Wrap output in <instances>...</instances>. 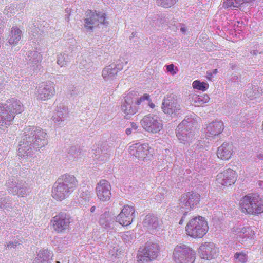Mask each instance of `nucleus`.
Segmentation results:
<instances>
[{"label":"nucleus","mask_w":263,"mask_h":263,"mask_svg":"<svg viewBox=\"0 0 263 263\" xmlns=\"http://www.w3.org/2000/svg\"><path fill=\"white\" fill-rule=\"evenodd\" d=\"M121 212H124V214L126 216H130V218L133 220L135 217V209L133 206L125 205Z\"/></svg>","instance_id":"obj_43"},{"label":"nucleus","mask_w":263,"mask_h":263,"mask_svg":"<svg viewBox=\"0 0 263 263\" xmlns=\"http://www.w3.org/2000/svg\"><path fill=\"white\" fill-rule=\"evenodd\" d=\"M62 58L63 55L62 54H60L58 56V58L57 60V64L58 65H62V66H63L64 64V63L63 62Z\"/></svg>","instance_id":"obj_50"},{"label":"nucleus","mask_w":263,"mask_h":263,"mask_svg":"<svg viewBox=\"0 0 263 263\" xmlns=\"http://www.w3.org/2000/svg\"><path fill=\"white\" fill-rule=\"evenodd\" d=\"M3 64H4V65H7V64H9V65H10V64H11V63H8V62H7V61H6V62L4 61V62H3Z\"/></svg>","instance_id":"obj_60"},{"label":"nucleus","mask_w":263,"mask_h":263,"mask_svg":"<svg viewBox=\"0 0 263 263\" xmlns=\"http://www.w3.org/2000/svg\"><path fill=\"white\" fill-rule=\"evenodd\" d=\"M74 89L72 90V92H71V95L72 96H76L80 95V93L78 91V88L77 87H74Z\"/></svg>","instance_id":"obj_51"},{"label":"nucleus","mask_w":263,"mask_h":263,"mask_svg":"<svg viewBox=\"0 0 263 263\" xmlns=\"http://www.w3.org/2000/svg\"><path fill=\"white\" fill-rule=\"evenodd\" d=\"M70 216L65 213H60L53 217V227L54 230L58 233L64 232L68 230L71 222Z\"/></svg>","instance_id":"obj_16"},{"label":"nucleus","mask_w":263,"mask_h":263,"mask_svg":"<svg viewBox=\"0 0 263 263\" xmlns=\"http://www.w3.org/2000/svg\"><path fill=\"white\" fill-rule=\"evenodd\" d=\"M193 87L194 89H198L203 91H205L209 87V84L204 82H201L199 80H195L193 83Z\"/></svg>","instance_id":"obj_39"},{"label":"nucleus","mask_w":263,"mask_h":263,"mask_svg":"<svg viewBox=\"0 0 263 263\" xmlns=\"http://www.w3.org/2000/svg\"><path fill=\"white\" fill-rule=\"evenodd\" d=\"M106 14L101 12L88 10L85 13L84 19V26L87 31H92L93 28L98 26L100 24H106Z\"/></svg>","instance_id":"obj_10"},{"label":"nucleus","mask_w":263,"mask_h":263,"mask_svg":"<svg viewBox=\"0 0 263 263\" xmlns=\"http://www.w3.org/2000/svg\"><path fill=\"white\" fill-rule=\"evenodd\" d=\"M142 127L147 132L157 133L163 127L162 121L156 115L149 114L145 116L140 121Z\"/></svg>","instance_id":"obj_14"},{"label":"nucleus","mask_w":263,"mask_h":263,"mask_svg":"<svg viewBox=\"0 0 263 263\" xmlns=\"http://www.w3.org/2000/svg\"><path fill=\"white\" fill-rule=\"evenodd\" d=\"M17 11L16 8L14 4H10V5L7 6L3 13L5 15H7L8 17H10L14 15Z\"/></svg>","instance_id":"obj_40"},{"label":"nucleus","mask_w":263,"mask_h":263,"mask_svg":"<svg viewBox=\"0 0 263 263\" xmlns=\"http://www.w3.org/2000/svg\"><path fill=\"white\" fill-rule=\"evenodd\" d=\"M136 98H135V92L134 91L129 92L125 97L124 102L121 105V108L122 111L125 115L126 119H129L130 116L134 115L138 111V107L134 103Z\"/></svg>","instance_id":"obj_15"},{"label":"nucleus","mask_w":263,"mask_h":263,"mask_svg":"<svg viewBox=\"0 0 263 263\" xmlns=\"http://www.w3.org/2000/svg\"><path fill=\"white\" fill-rule=\"evenodd\" d=\"M223 129V122L220 121H215L209 124L205 133L206 136L212 137L220 134Z\"/></svg>","instance_id":"obj_23"},{"label":"nucleus","mask_w":263,"mask_h":263,"mask_svg":"<svg viewBox=\"0 0 263 263\" xmlns=\"http://www.w3.org/2000/svg\"><path fill=\"white\" fill-rule=\"evenodd\" d=\"M30 39L33 42H41L45 36L44 33L35 26L31 30H29Z\"/></svg>","instance_id":"obj_30"},{"label":"nucleus","mask_w":263,"mask_h":263,"mask_svg":"<svg viewBox=\"0 0 263 263\" xmlns=\"http://www.w3.org/2000/svg\"><path fill=\"white\" fill-rule=\"evenodd\" d=\"M55 93L54 84L52 82H42L37 88V99L41 100L50 99Z\"/></svg>","instance_id":"obj_17"},{"label":"nucleus","mask_w":263,"mask_h":263,"mask_svg":"<svg viewBox=\"0 0 263 263\" xmlns=\"http://www.w3.org/2000/svg\"><path fill=\"white\" fill-rule=\"evenodd\" d=\"M96 210V207L95 206H92L91 208H90V212L91 213H93L94 212V211H95Z\"/></svg>","instance_id":"obj_57"},{"label":"nucleus","mask_w":263,"mask_h":263,"mask_svg":"<svg viewBox=\"0 0 263 263\" xmlns=\"http://www.w3.org/2000/svg\"><path fill=\"white\" fill-rule=\"evenodd\" d=\"M136 34H137V32H132V34H131V36L130 37V38H132V37H135L136 35Z\"/></svg>","instance_id":"obj_58"},{"label":"nucleus","mask_w":263,"mask_h":263,"mask_svg":"<svg viewBox=\"0 0 263 263\" xmlns=\"http://www.w3.org/2000/svg\"><path fill=\"white\" fill-rule=\"evenodd\" d=\"M237 175L234 171L227 169L223 172L219 173L216 176L218 184L223 186H228L234 184L236 181Z\"/></svg>","instance_id":"obj_20"},{"label":"nucleus","mask_w":263,"mask_h":263,"mask_svg":"<svg viewBox=\"0 0 263 263\" xmlns=\"http://www.w3.org/2000/svg\"><path fill=\"white\" fill-rule=\"evenodd\" d=\"M69 14L67 15L66 18L67 20H69Z\"/></svg>","instance_id":"obj_64"},{"label":"nucleus","mask_w":263,"mask_h":263,"mask_svg":"<svg viewBox=\"0 0 263 263\" xmlns=\"http://www.w3.org/2000/svg\"><path fill=\"white\" fill-rule=\"evenodd\" d=\"M178 0H156L158 6L164 8H170L175 5Z\"/></svg>","instance_id":"obj_41"},{"label":"nucleus","mask_w":263,"mask_h":263,"mask_svg":"<svg viewBox=\"0 0 263 263\" xmlns=\"http://www.w3.org/2000/svg\"><path fill=\"white\" fill-rule=\"evenodd\" d=\"M180 30L182 33H184L186 32L187 29L185 26H182L180 28Z\"/></svg>","instance_id":"obj_56"},{"label":"nucleus","mask_w":263,"mask_h":263,"mask_svg":"<svg viewBox=\"0 0 263 263\" xmlns=\"http://www.w3.org/2000/svg\"><path fill=\"white\" fill-rule=\"evenodd\" d=\"M232 232L236 236V239L240 242H243L247 238H252L254 235V231L249 227H234Z\"/></svg>","instance_id":"obj_22"},{"label":"nucleus","mask_w":263,"mask_h":263,"mask_svg":"<svg viewBox=\"0 0 263 263\" xmlns=\"http://www.w3.org/2000/svg\"><path fill=\"white\" fill-rule=\"evenodd\" d=\"M184 210H183V213H184ZM186 215H184V214H183V216L181 218V219L180 220L179 222V224L181 225L183 224V222H184V219L185 218Z\"/></svg>","instance_id":"obj_54"},{"label":"nucleus","mask_w":263,"mask_h":263,"mask_svg":"<svg viewBox=\"0 0 263 263\" xmlns=\"http://www.w3.org/2000/svg\"><path fill=\"white\" fill-rule=\"evenodd\" d=\"M93 154L95 158L100 161L105 162L109 159L110 151L106 145H101L96 148Z\"/></svg>","instance_id":"obj_25"},{"label":"nucleus","mask_w":263,"mask_h":263,"mask_svg":"<svg viewBox=\"0 0 263 263\" xmlns=\"http://www.w3.org/2000/svg\"><path fill=\"white\" fill-rule=\"evenodd\" d=\"M82 155L83 152L80 147L73 146L69 148L67 157L70 160L76 161Z\"/></svg>","instance_id":"obj_32"},{"label":"nucleus","mask_w":263,"mask_h":263,"mask_svg":"<svg viewBox=\"0 0 263 263\" xmlns=\"http://www.w3.org/2000/svg\"><path fill=\"white\" fill-rule=\"evenodd\" d=\"M116 219L117 222L123 226H127L130 224L133 220L132 218H130V216L125 215L123 212H121L116 217Z\"/></svg>","instance_id":"obj_35"},{"label":"nucleus","mask_w":263,"mask_h":263,"mask_svg":"<svg viewBox=\"0 0 263 263\" xmlns=\"http://www.w3.org/2000/svg\"><path fill=\"white\" fill-rule=\"evenodd\" d=\"M114 218L111 217V213L109 212H105L100 216L99 220L100 224L104 228H111L112 223L114 222Z\"/></svg>","instance_id":"obj_31"},{"label":"nucleus","mask_w":263,"mask_h":263,"mask_svg":"<svg viewBox=\"0 0 263 263\" xmlns=\"http://www.w3.org/2000/svg\"><path fill=\"white\" fill-rule=\"evenodd\" d=\"M163 112L171 117L180 116L183 114L180 104L173 96L165 97L162 103Z\"/></svg>","instance_id":"obj_12"},{"label":"nucleus","mask_w":263,"mask_h":263,"mask_svg":"<svg viewBox=\"0 0 263 263\" xmlns=\"http://www.w3.org/2000/svg\"><path fill=\"white\" fill-rule=\"evenodd\" d=\"M164 22H165V20L163 17L159 16V18L157 19V21L156 22V24L158 25L160 24H164Z\"/></svg>","instance_id":"obj_49"},{"label":"nucleus","mask_w":263,"mask_h":263,"mask_svg":"<svg viewBox=\"0 0 263 263\" xmlns=\"http://www.w3.org/2000/svg\"><path fill=\"white\" fill-rule=\"evenodd\" d=\"M153 149L147 144L136 143L129 147V153L140 160H149L153 156Z\"/></svg>","instance_id":"obj_13"},{"label":"nucleus","mask_w":263,"mask_h":263,"mask_svg":"<svg viewBox=\"0 0 263 263\" xmlns=\"http://www.w3.org/2000/svg\"><path fill=\"white\" fill-rule=\"evenodd\" d=\"M5 186L8 192L13 195L24 197L29 192L25 181L20 180L17 175L9 176L6 181Z\"/></svg>","instance_id":"obj_7"},{"label":"nucleus","mask_w":263,"mask_h":263,"mask_svg":"<svg viewBox=\"0 0 263 263\" xmlns=\"http://www.w3.org/2000/svg\"><path fill=\"white\" fill-rule=\"evenodd\" d=\"M19 245L20 243L17 241H15L14 242H9L7 244V247L8 249L15 248Z\"/></svg>","instance_id":"obj_48"},{"label":"nucleus","mask_w":263,"mask_h":263,"mask_svg":"<svg viewBox=\"0 0 263 263\" xmlns=\"http://www.w3.org/2000/svg\"><path fill=\"white\" fill-rule=\"evenodd\" d=\"M23 35V31L17 26L13 27L8 37V43L10 45H16L18 44Z\"/></svg>","instance_id":"obj_27"},{"label":"nucleus","mask_w":263,"mask_h":263,"mask_svg":"<svg viewBox=\"0 0 263 263\" xmlns=\"http://www.w3.org/2000/svg\"><path fill=\"white\" fill-rule=\"evenodd\" d=\"M5 22L2 18V16L0 15V30H1L2 28L4 27L5 26Z\"/></svg>","instance_id":"obj_53"},{"label":"nucleus","mask_w":263,"mask_h":263,"mask_svg":"<svg viewBox=\"0 0 263 263\" xmlns=\"http://www.w3.org/2000/svg\"><path fill=\"white\" fill-rule=\"evenodd\" d=\"M175 263H193L195 259V253L185 245H177L173 252Z\"/></svg>","instance_id":"obj_8"},{"label":"nucleus","mask_w":263,"mask_h":263,"mask_svg":"<svg viewBox=\"0 0 263 263\" xmlns=\"http://www.w3.org/2000/svg\"><path fill=\"white\" fill-rule=\"evenodd\" d=\"M78 182L73 175L65 174L58 179L52 190L53 198L62 201L67 198L75 190Z\"/></svg>","instance_id":"obj_2"},{"label":"nucleus","mask_w":263,"mask_h":263,"mask_svg":"<svg viewBox=\"0 0 263 263\" xmlns=\"http://www.w3.org/2000/svg\"><path fill=\"white\" fill-rule=\"evenodd\" d=\"M210 100V98L207 95H204L203 96H197L195 98V102L197 104L198 106L202 105L208 102Z\"/></svg>","instance_id":"obj_44"},{"label":"nucleus","mask_w":263,"mask_h":263,"mask_svg":"<svg viewBox=\"0 0 263 263\" xmlns=\"http://www.w3.org/2000/svg\"><path fill=\"white\" fill-rule=\"evenodd\" d=\"M12 171H13V172L14 173L17 172V171L16 170V169H13V168L12 169Z\"/></svg>","instance_id":"obj_62"},{"label":"nucleus","mask_w":263,"mask_h":263,"mask_svg":"<svg viewBox=\"0 0 263 263\" xmlns=\"http://www.w3.org/2000/svg\"><path fill=\"white\" fill-rule=\"evenodd\" d=\"M23 132L17 149V156L21 159L33 157L35 151L48 144L47 133L39 127L28 126Z\"/></svg>","instance_id":"obj_1"},{"label":"nucleus","mask_w":263,"mask_h":263,"mask_svg":"<svg viewBox=\"0 0 263 263\" xmlns=\"http://www.w3.org/2000/svg\"><path fill=\"white\" fill-rule=\"evenodd\" d=\"M206 78L208 80H211L213 78V73L211 71H208L206 72Z\"/></svg>","instance_id":"obj_52"},{"label":"nucleus","mask_w":263,"mask_h":263,"mask_svg":"<svg viewBox=\"0 0 263 263\" xmlns=\"http://www.w3.org/2000/svg\"><path fill=\"white\" fill-rule=\"evenodd\" d=\"M142 104L148 105L151 108L153 109L155 107V105L151 102L150 96L148 94L145 93L136 101V105H140Z\"/></svg>","instance_id":"obj_36"},{"label":"nucleus","mask_w":263,"mask_h":263,"mask_svg":"<svg viewBox=\"0 0 263 263\" xmlns=\"http://www.w3.org/2000/svg\"><path fill=\"white\" fill-rule=\"evenodd\" d=\"M208 229L207 221L201 216L192 218L186 226L187 234L194 238L202 237L206 233Z\"/></svg>","instance_id":"obj_6"},{"label":"nucleus","mask_w":263,"mask_h":263,"mask_svg":"<svg viewBox=\"0 0 263 263\" xmlns=\"http://www.w3.org/2000/svg\"><path fill=\"white\" fill-rule=\"evenodd\" d=\"M53 253L48 249L40 250L32 263H51Z\"/></svg>","instance_id":"obj_26"},{"label":"nucleus","mask_w":263,"mask_h":263,"mask_svg":"<svg viewBox=\"0 0 263 263\" xmlns=\"http://www.w3.org/2000/svg\"><path fill=\"white\" fill-rule=\"evenodd\" d=\"M194 121L192 118L184 119L176 129V136L183 144H188L195 138Z\"/></svg>","instance_id":"obj_5"},{"label":"nucleus","mask_w":263,"mask_h":263,"mask_svg":"<svg viewBox=\"0 0 263 263\" xmlns=\"http://www.w3.org/2000/svg\"><path fill=\"white\" fill-rule=\"evenodd\" d=\"M23 111L21 102L14 98L7 100L6 103L0 104V129L4 130L11 124L15 114Z\"/></svg>","instance_id":"obj_3"},{"label":"nucleus","mask_w":263,"mask_h":263,"mask_svg":"<svg viewBox=\"0 0 263 263\" xmlns=\"http://www.w3.org/2000/svg\"><path fill=\"white\" fill-rule=\"evenodd\" d=\"M12 207V202L9 197L0 198V209H5L9 210Z\"/></svg>","instance_id":"obj_37"},{"label":"nucleus","mask_w":263,"mask_h":263,"mask_svg":"<svg viewBox=\"0 0 263 263\" xmlns=\"http://www.w3.org/2000/svg\"><path fill=\"white\" fill-rule=\"evenodd\" d=\"M165 71L170 72L172 75H174L178 71L177 67H166Z\"/></svg>","instance_id":"obj_47"},{"label":"nucleus","mask_w":263,"mask_h":263,"mask_svg":"<svg viewBox=\"0 0 263 263\" xmlns=\"http://www.w3.org/2000/svg\"><path fill=\"white\" fill-rule=\"evenodd\" d=\"M68 111L67 108L63 104H59L53 116V120L54 122L63 121L66 119Z\"/></svg>","instance_id":"obj_28"},{"label":"nucleus","mask_w":263,"mask_h":263,"mask_svg":"<svg viewBox=\"0 0 263 263\" xmlns=\"http://www.w3.org/2000/svg\"><path fill=\"white\" fill-rule=\"evenodd\" d=\"M93 194L86 189H83L80 192L79 202L81 204H87L91 200Z\"/></svg>","instance_id":"obj_34"},{"label":"nucleus","mask_w":263,"mask_h":263,"mask_svg":"<svg viewBox=\"0 0 263 263\" xmlns=\"http://www.w3.org/2000/svg\"><path fill=\"white\" fill-rule=\"evenodd\" d=\"M98 198L102 201H108L111 197V185L106 180H102L98 183L96 187Z\"/></svg>","instance_id":"obj_19"},{"label":"nucleus","mask_w":263,"mask_h":263,"mask_svg":"<svg viewBox=\"0 0 263 263\" xmlns=\"http://www.w3.org/2000/svg\"><path fill=\"white\" fill-rule=\"evenodd\" d=\"M259 159H261L262 158V156L261 155H259V156H258Z\"/></svg>","instance_id":"obj_63"},{"label":"nucleus","mask_w":263,"mask_h":263,"mask_svg":"<svg viewBox=\"0 0 263 263\" xmlns=\"http://www.w3.org/2000/svg\"><path fill=\"white\" fill-rule=\"evenodd\" d=\"M240 208L244 213L258 214L263 212V201L257 194H249L240 201Z\"/></svg>","instance_id":"obj_4"},{"label":"nucleus","mask_w":263,"mask_h":263,"mask_svg":"<svg viewBox=\"0 0 263 263\" xmlns=\"http://www.w3.org/2000/svg\"><path fill=\"white\" fill-rule=\"evenodd\" d=\"M143 226L150 233H153L160 228L161 223L156 216L147 215L143 221Z\"/></svg>","instance_id":"obj_21"},{"label":"nucleus","mask_w":263,"mask_h":263,"mask_svg":"<svg viewBox=\"0 0 263 263\" xmlns=\"http://www.w3.org/2000/svg\"><path fill=\"white\" fill-rule=\"evenodd\" d=\"M122 238L125 242H131L133 240L132 232L130 231L126 232L122 235Z\"/></svg>","instance_id":"obj_46"},{"label":"nucleus","mask_w":263,"mask_h":263,"mask_svg":"<svg viewBox=\"0 0 263 263\" xmlns=\"http://www.w3.org/2000/svg\"><path fill=\"white\" fill-rule=\"evenodd\" d=\"M212 73L213 74H216L217 72V69H214L213 71H212Z\"/></svg>","instance_id":"obj_59"},{"label":"nucleus","mask_w":263,"mask_h":263,"mask_svg":"<svg viewBox=\"0 0 263 263\" xmlns=\"http://www.w3.org/2000/svg\"><path fill=\"white\" fill-rule=\"evenodd\" d=\"M200 200V195L195 192H189L181 195L179 199L180 210H184V215L195 209Z\"/></svg>","instance_id":"obj_9"},{"label":"nucleus","mask_w":263,"mask_h":263,"mask_svg":"<svg viewBox=\"0 0 263 263\" xmlns=\"http://www.w3.org/2000/svg\"><path fill=\"white\" fill-rule=\"evenodd\" d=\"M218 249L213 242H205L198 249L199 256L204 259L211 260L217 256Z\"/></svg>","instance_id":"obj_18"},{"label":"nucleus","mask_w":263,"mask_h":263,"mask_svg":"<svg viewBox=\"0 0 263 263\" xmlns=\"http://www.w3.org/2000/svg\"><path fill=\"white\" fill-rule=\"evenodd\" d=\"M26 60L28 65H37L42 60L41 54L35 51H30L26 54Z\"/></svg>","instance_id":"obj_29"},{"label":"nucleus","mask_w":263,"mask_h":263,"mask_svg":"<svg viewBox=\"0 0 263 263\" xmlns=\"http://www.w3.org/2000/svg\"><path fill=\"white\" fill-rule=\"evenodd\" d=\"M260 52H259L258 50H253L250 52V53L252 55H257L258 53H260Z\"/></svg>","instance_id":"obj_55"},{"label":"nucleus","mask_w":263,"mask_h":263,"mask_svg":"<svg viewBox=\"0 0 263 263\" xmlns=\"http://www.w3.org/2000/svg\"><path fill=\"white\" fill-rule=\"evenodd\" d=\"M233 154V145L228 143H223L217 151V155L219 158L223 160L230 159Z\"/></svg>","instance_id":"obj_24"},{"label":"nucleus","mask_w":263,"mask_h":263,"mask_svg":"<svg viewBox=\"0 0 263 263\" xmlns=\"http://www.w3.org/2000/svg\"><path fill=\"white\" fill-rule=\"evenodd\" d=\"M159 253V246L157 243L147 242L144 248L139 251L137 255L138 263H144L155 259Z\"/></svg>","instance_id":"obj_11"},{"label":"nucleus","mask_w":263,"mask_h":263,"mask_svg":"<svg viewBox=\"0 0 263 263\" xmlns=\"http://www.w3.org/2000/svg\"><path fill=\"white\" fill-rule=\"evenodd\" d=\"M110 254L112 255V256H115V255H117L118 254L117 253H116L115 254L114 253H110Z\"/></svg>","instance_id":"obj_61"},{"label":"nucleus","mask_w":263,"mask_h":263,"mask_svg":"<svg viewBox=\"0 0 263 263\" xmlns=\"http://www.w3.org/2000/svg\"><path fill=\"white\" fill-rule=\"evenodd\" d=\"M138 126L134 122L130 123V126L125 130V133L127 135H129L133 133H135L137 129Z\"/></svg>","instance_id":"obj_45"},{"label":"nucleus","mask_w":263,"mask_h":263,"mask_svg":"<svg viewBox=\"0 0 263 263\" xmlns=\"http://www.w3.org/2000/svg\"><path fill=\"white\" fill-rule=\"evenodd\" d=\"M245 94L251 100L259 97L261 94L258 90H256V88L249 87L246 90Z\"/></svg>","instance_id":"obj_38"},{"label":"nucleus","mask_w":263,"mask_h":263,"mask_svg":"<svg viewBox=\"0 0 263 263\" xmlns=\"http://www.w3.org/2000/svg\"><path fill=\"white\" fill-rule=\"evenodd\" d=\"M117 67H105L102 70V76L106 80L112 79L117 74L118 70H121V69H117Z\"/></svg>","instance_id":"obj_33"},{"label":"nucleus","mask_w":263,"mask_h":263,"mask_svg":"<svg viewBox=\"0 0 263 263\" xmlns=\"http://www.w3.org/2000/svg\"><path fill=\"white\" fill-rule=\"evenodd\" d=\"M234 260L237 262L245 263L248 259L247 254L243 252H236L234 256Z\"/></svg>","instance_id":"obj_42"}]
</instances>
